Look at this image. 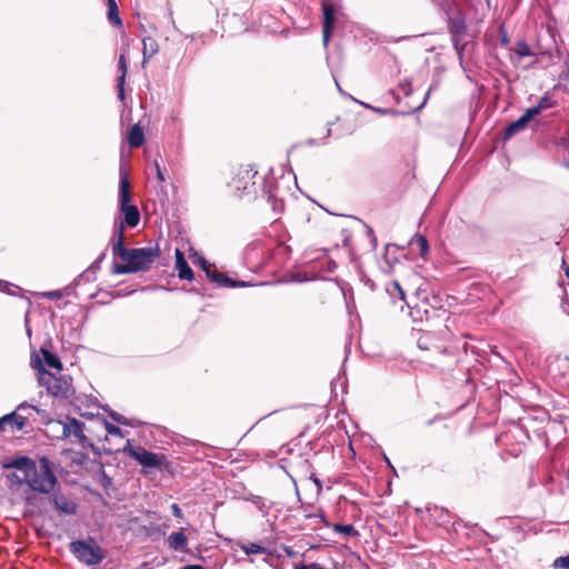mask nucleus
<instances>
[{
    "label": "nucleus",
    "mask_w": 569,
    "mask_h": 569,
    "mask_svg": "<svg viewBox=\"0 0 569 569\" xmlns=\"http://www.w3.org/2000/svg\"><path fill=\"white\" fill-rule=\"evenodd\" d=\"M234 196L239 199H264L274 213L284 210V196L287 191L280 188V182L273 177H259L253 166L241 169L230 183Z\"/></svg>",
    "instance_id": "f257e3e1"
},
{
    "label": "nucleus",
    "mask_w": 569,
    "mask_h": 569,
    "mask_svg": "<svg viewBox=\"0 0 569 569\" xmlns=\"http://www.w3.org/2000/svg\"><path fill=\"white\" fill-rule=\"evenodd\" d=\"M31 367L37 370L38 382L44 387L47 392L53 398L67 400L73 403L76 389L72 385V378L70 375L61 373L58 375L50 372L42 363L40 357L36 351L31 355Z\"/></svg>",
    "instance_id": "f03ea898"
},
{
    "label": "nucleus",
    "mask_w": 569,
    "mask_h": 569,
    "mask_svg": "<svg viewBox=\"0 0 569 569\" xmlns=\"http://www.w3.org/2000/svg\"><path fill=\"white\" fill-rule=\"evenodd\" d=\"M132 194L127 169L120 164L119 169V193H118V217L128 228H136L140 222V211L131 203Z\"/></svg>",
    "instance_id": "7ed1b4c3"
},
{
    "label": "nucleus",
    "mask_w": 569,
    "mask_h": 569,
    "mask_svg": "<svg viewBox=\"0 0 569 569\" xmlns=\"http://www.w3.org/2000/svg\"><path fill=\"white\" fill-rule=\"evenodd\" d=\"M159 246L136 248L131 263H117L113 261L111 272L114 274H128L148 271L156 258L160 256Z\"/></svg>",
    "instance_id": "20e7f679"
},
{
    "label": "nucleus",
    "mask_w": 569,
    "mask_h": 569,
    "mask_svg": "<svg viewBox=\"0 0 569 569\" xmlns=\"http://www.w3.org/2000/svg\"><path fill=\"white\" fill-rule=\"evenodd\" d=\"M69 550L78 561L87 566H97L106 557L103 549L91 537L71 541Z\"/></svg>",
    "instance_id": "39448f33"
},
{
    "label": "nucleus",
    "mask_w": 569,
    "mask_h": 569,
    "mask_svg": "<svg viewBox=\"0 0 569 569\" xmlns=\"http://www.w3.org/2000/svg\"><path fill=\"white\" fill-rule=\"evenodd\" d=\"M32 491L49 493L57 483L53 465L49 458L42 457L39 460V469L36 467L34 475H31L26 482Z\"/></svg>",
    "instance_id": "423d86ee"
},
{
    "label": "nucleus",
    "mask_w": 569,
    "mask_h": 569,
    "mask_svg": "<svg viewBox=\"0 0 569 569\" xmlns=\"http://www.w3.org/2000/svg\"><path fill=\"white\" fill-rule=\"evenodd\" d=\"M122 452L149 469H160L166 461V456L149 451L142 446H133L130 440L127 441Z\"/></svg>",
    "instance_id": "0eeeda50"
},
{
    "label": "nucleus",
    "mask_w": 569,
    "mask_h": 569,
    "mask_svg": "<svg viewBox=\"0 0 569 569\" xmlns=\"http://www.w3.org/2000/svg\"><path fill=\"white\" fill-rule=\"evenodd\" d=\"M322 9V41L323 46L327 47L329 43V40L332 36V32L336 27V13H337V4L333 2H330L328 0L322 1L321 3Z\"/></svg>",
    "instance_id": "6e6552de"
},
{
    "label": "nucleus",
    "mask_w": 569,
    "mask_h": 569,
    "mask_svg": "<svg viewBox=\"0 0 569 569\" xmlns=\"http://www.w3.org/2000/svg\"><path fill=\"white\" fill-rule=\"evenodd\" d=\"M66 422L63 423L62 435L63 437L73 436L77 438L82 448H86V443L88 442V437L84 435V422L78 420L77 418L67 416Z\"/></svg>",
    "instance_id": "1a4fd4ad"
},
{
    "label": "nucleus",
    "mask_w": 569,
    "mask_h": 569,
    "mask_svg": "<svg viewBox=\"0 0 569 569\" xmlns=\"http://www.w3.org/2000/svg\"><path fill=\"white\" fill-rule=\"evenodd\" d=\"M386 292L389 296L392 305L400 312H403L406 307H409V302L406 299V295L400 283L397 280H392L386 283Z\"/></svg>",
    "instance_id": "9d476101"
},
{
    "label": "nucleus",
    "mask_w": 569,
    "mask_h": 569,
    "mask_svg": "<svg viewBox=\"0 0 569 569\" xmlns=\"http://www.w3.org/2000/svg\"><path fill=\"white\" fill-rule=\"evenodd\" d=\"M50 500L57 511L66 516H72L77 512L78 505L61 492H53Z\"/></svg>",
    "instance_id": "9b49d317"
},
{
    "label": "nucleus",
    "mask_w": 569,
    "mask_h": 569,
    "mask_svg": "<svg viewBox=\"0 0 569 569\" xmlns=\"http://www.w3.org/2000/svg\"><path fill=\"white\" fill-rule=\"evenodd\" d=\"M36 461L28 456H18L3 465L4 468H14L22 471L24 479H29L36 472Z\"/></svg>",
    "instance_id": "f8f14e48"
},
{
    "label": "nucleus",
    "mask_w": 569,
    "mask_h": 569,
    "mask_svg": "<svg viewBox=\"0 0 569 569\" xmlns=\"http://www.w3.org/2000/svg\"><path fill=\"white\" fill-rule=\"evenodd\" d=\"M555 159L556 161L569 169V137H560L555 141Z\"/></svg>",
    "instance_id": "ddd939ff"
},
{
    "label": "nucleus",
    "mask_w": 569,
    "mask_h": 569,
    "mask_svg": "<svg viewBox=\"0 0 569 569\" xmlns=\"http://www.w3.org/2000/svg\"><path fill=\"white\" fill-rule=\"evenodd\" d=\"M174 256H176L174 269L178 272V277L181 280H188V281L193 280L194 273H193L191 267L189 266V263L184 257V253L180 249H176Z\"/></svg>",
    "instance_id": "4468645a"
},
{
    "label": "nucleus",
    "mask_w": 569,
    "mask_h": 569,
    "mask_svg": "<svg viewBox=\"0 0 569 569\" xmlns=\"http://www.w3.org/2000/svg\"><path fill=\"white\" fill-rule=\"evenodd\" d=\"M448 30L450 33L451 42H457L458 39H462L467 30L465 18L462 16L449 18Z\"/></svg>",
    "instance_id": "2eb2a0df"
},
{
    "label": "nucleus",
    "mask_w": 569,
    "mask_h": 569,
    "mask_svg": "<svg viewBox=\"0 0 569 569\" xmlns=\"http://www.w3.org/2000/svg\"><path fill=\"white\" fill-rule=\"evenodd\" d=\"M429 302L428 298H423V300L420 303L415 305L411 307H406L408 309V315L411 317L412 321H423L429 320L431 318L430 316V309L426 308V303Z\"/></svg>",
    "instance_id": "dca6fc26"
},
{
    "label": "nucleus",
    "mask_w": 569,
    "mask_h": 569,
    "mask_svg": "<svg viewBox=\"0 0 569 569\" xmlns=\"http://www.w3.org/2000/svg\"><path fill=\"white\" fill-rule=\"evenodd\" d=\"M93 463H97L99 466L98 476H99V483L103 488L106 495L108 497H111L110 491L114 489L113 487V480L112 478L106 472V463L101 459H93Z\"/></svg>",
    "instance_id": "f3484780"
},
{
    "label": "nucleus",
    "mask_w": 569,
    "mask_h": 569,
    "mask_svg": "<svg viewBox=\"0 0 569 569\" xmlns=\"http://www.w3.org/2000/svg\"><path fill=\"white\" fill-rule=\"evenodd\" d=\"M118 70L120 74L117 78V96L119 100L123 101L126 98L124 94V82L127 76V62L124 54H121L118 61Z\"/></svg>",
    "instance_id": "a211bd4d"
},
{
    "label": "nucleus",
    "mask_w": 569,
    "mask_h": 569,
    "mask_svg": "<svg viewBox=\"0 0 569 569\" xmlns=\"http://www.w3.org/2000/svg\"><path fill=\"white\" fill-rule=\"evenodd\" d=\"M530 122L527 120V118L522 114L517 120L511 121L503 131V140H509L512 138L516 133L525 130Z\"/></svg>",
    "instance_id": "6ab92c4d"
},
{
    "label": "nucleus",
    "mask_w": 569,
    "mask_h": 569,
    "mask_svg": "<svg viewBox=\"0 0 569 569\" xmlns=\"http://www.w3.org/2000/svg\"><path fill=\"white\" fill-rule=\"evenodd\" d=\"M169 548L174 551H187L188 538L183 532V528L177 532H172L168 537Z\"/></svg>",
    "instance_id": "aec40b11"
},
{
    "label": "nucleus",
    "mask_w": 569,
    "mask_h": 569,
    "mask_svg": "<svg viewBox=\"0 0 569 569\" xmlns=\"http://www.w3.org/2000/svg\"><path fill=\"white\" fill-rule=\"evenodd\" d=\"M40 352L42 355L41 361L44 367L56 369L59 372L62 370V362H61L60 358L54 352L50 351L46 347H41Z\"/></svg>",
    "instance_id": "412c9836"
},
{
    "label": "nucleus",
    "mask_w": 569,
    "mask_h": 569,
    "mask_svg": "<svg viewBox=\"0 0 569 569\" xmlns=\"http://www.w3.org/2000/svg\"><path fill=\"white\" fill-rule=\"evenodd\" d=\"M144 142L143 129L139 123H134L129 129L128 144L131 148H139Z\"/></svg>",
    "instance_id": "4be33fe9"
},
{
    "label": "nucleus",
    "mask_w": 569,
    "mask_h": 569,
    "mask_svg": "<svg viewBox=\"0 0 569 569\" xmlns=\"http://www.w3.org/2000/svg\"><path fill=\"white\" fill-rule=\"evenodd\" d=\"M18 409L4 415L0 418L2 428L6 425H14L18 430H21L26 426L27 417L22 413H18Z\"/></svg>",
    "instance_id": "5701e85b"
},
{
    "label": "nucleus",
    "mask_w": 569,
    "mask_h": 569,
    "mask_svg": "<svg viewBox=\"0 0 569 569\" xmlns=\"http://www.w3.org/2000/svg\"><path fill=\"white\" fill-rule=\"evenodd\" d=\"M136 252V248H127L124 243H113L112 244V253L114 258H119L127 263H131V259Z\"/></svg>",
    "instance_id": "b1692460"
},
{
    "label": "nucleus",
    "mask_w": 569,
    "mask_h": 569,
    "mask_svg": "<svg viewBox=\"0 0 569 569\" xmlns=\"http://www.w3.org/2000/svg\"><path fill=\"white\" fill-rule=\"evenodd\" d=\"M216 286L219 288H247L251 287L252 283L243 280H234L229 276L221 273Z\"/></svg>",
    "instance_id": "393cba45"
},
{
    "label": "nucleus",
    "mask_w": 569,
    "mask_h": 569,
    "mask_svg": "<svg viewBox=\"0 0 569 569\" xmlns=\"http://www.w3.org/2000/svg\"><path fill=\"white\" fill-rule=\"evenodd\" d=\"M107 17L109 22L114 27H122V20L120 18L119 8L116 0H107Z\"/></svg>",
    "instance_id": "a878e982"
},
{
    "label": "nucleus",
    "mask_w": 569,
    "mask_h": 569,
    "mask_svg": "<svg viewBox=\"0 0 569 569\" xmlns=\"http://www.w3.org/2000/svg\"><path fill=\"white\" fill-rule=\"evenodd\" d=\"M128 228V224L122 223V221L119 218H114L113 221V228H112V241L113 243H124L126 237H124V230Z\"/></svg>",
    "instance_id": "bb28decb"
},
{
    "label": "nucleus",
    "mask_w": 569,
    "mask_h": 569,
    "mask_svg": "<svg viewBox=\"0 0 569 569\" xmlns=\"http://www.w3.org/2000/svg\"><path fill=\"white\" fill-rule=\"evenodd\" d=\"M241 550L246 555H261V553H266V555H269V556H273L274 555L273 551L268 550L266 547H263V546H261L259 543H256V542H249V543L242 545L241 546Z\"/></svg>",
    "instance_id": "cd10ccee"
},
{
    "label": "nucleus",
    "mask_w": 569,
    "mask_h": 569,
    "mask_svg": "<svg viewBox=\"0 0 569 569\" xmlns=\"http://www.w3.org/2000/svg\"><path fill=\"white\" fill-rule=\"evenodd\" d=\"M248 501L253 503L262 513V516H268L271 509V502H268L264 498L256 495H250L247 498Z\"/></svg>",
    "instance_id": "c85d7f7f"
},
{
    "label": "nucleus",
    "mask_w": 569,
    "mask_h": 569,
    "mask_svg": "<svg viewBox=\"0 0 569 569\" xmlns=\"http://www.w3.org/2000/svg\"><path fill=\"white\" fill-rule=\"evenodd\" d=\"M332 529L337 533H341L346 537H358L359 531L352 523H335Z\"/></svg>",
    "instance_id": "c756f323"
},
{
    "label": "nucleus",
    "mask_w": 569,
    "mask_h": 569,
    "mask_svg": "<svg viewBox=\"0 0 569 569\" xmlns=\"http://www.w3.org/2000/svg\"><path fill=\"white\" fill-rule=\"evenodd\" d=\"M143 42V61L150 59L158 51L157 42L151 38H146Z\"/></svg>",
    "instance_id": "7c9ffc66"
},
{
    "label": "nucleus",
    "mask_w": 569,
    "mask_h": 569,
    "mask_svg": "<svg viewBox=\"0 0 569 569\" xmlns=\"http://www.w3.org/2000/svg\"><path fill=\"white\" fill-rule=\"evenodd\" d=\"M515 53L518 59H523L533 54L530 46L525 40H520L516 43Z\"/></svg>",
    "instance_id": "2f4dec72"
},
{
    "label": "nucleus",
    "mask_w": 569,
    "mask_h": 569,
    "mask_svg": "<svg viewBox=\"0 0 569 569\" xmlns=\"http://www.w3.org/2000/svg\"><path fill=\"white\" fill-rule=\"evenodd\" d=\"M353 101L362 104L365 108L367 109H371L373 111H376L377 113H380V114H392V116H396V114H406L405 112H400V111H397L395 109H383V108H375V107H371L370 104L368 103H365V102H361L355 98H352Z\"/></svg>",
    "instance_id": "473e14b6"
},
{
    "label": "nucleus",
    "mask_w": 569,
    "mask_h": 569,
    "mask_svg": "<svg viewBox=\"0 0 569 569\" xmlns=\"http://www.w3.org/2000/svg\"><path fill=\"white\" fill-rule=\"evenodd\" d=\"M542 111L556 107L557 102L548 93H545L537 103Z\"/></svg>",
    "instance_id": "72a5a7b5"
},
{
    "label": "nucleus",
    "mask_w": 569,
    "mask_h": 569,
    "mask_svg": "<svg viewBox=\"0 0 569 569\" xmlns=\"http://www.w3.org/2000/svg\"><path fill=\"white\" fill-rule=\"evenodd\" d=\"M10 487H20L26 482L24 476L20 477L16 471L9 472L6 476Z\"/></svg>",
    "instance_id": "f704fd0d"
},
{
    "label": "nucleus",
    "mask_w": 569,
    "mask_h": 569,
    "mask_svg": "<svg viewBox=\"0 0 569 569\" xmlns=\"http://www.w3.org/2000/svg\"><path fill=\"white\" fill-rule=\"evenodd\" d=\"M429 299V302L426 303V308L429 309V307L431 308L430 310V316H433L436 310L437 309H441V299L438 297V296H431V297H427Z\"/></svg>",
    "instance_id": "c9c22d12"
},
{
    "label": "nucleus",
    "mask_w": 569,
    "mask_h": 569,
    "mask_svg": "<svg viewBox=\"0 0 569 569\" xmlns=\"http://www.w3.org/2000/svg\"><path fill=\"white\" fill-rule=\"evenodd\" d=\"M204 273L206 277L214 284H217L219 277L221 274V272H219L216 269V266L213 263L204 271Z\"/></svg>",
    "instance_id": "e433bc0d"
},
{
    "label": "nucleus",
    "mask_w": 569,
    "mask_h": 569,
    "mask_svg": "<svg viewBox=\"0 0 569 569\" xmlns=\"http://www.w3.org/2000/svg\"><path fill=\"white\" fill-rule=\"evenodd\" d=\"M552 566L556 569H569V555L556 558Z\"/></svg>",
    "instance_id": "4c0bfd02"
},
{
    "label": "nucleus",
    "mask_w": 569,
    "mask_h": 569,
    "mask_svg": "<svg viewBox=\"0 0 569 569\" xmlns=\"http://www.w3.org/2000/svg\"><path fill=\"white\" fill-rule=\"evenodd\" d=\"M103 422H104L106 431L109 435L117 436V437H123V432L120 427H118L111 422H108L107 420H104Z\"/></svg>",
    "instance_id": "58836bf2"
},
{
    "label": "nucleus",
    "mask_w": 569,
    "mask_h": 569,
    "mask_svg": "<svg viewBox=\"0 0 569 569\" xmlns=\"http://www.w3.org/2000/svg\"><path fill=\"white\" fill-rule=\"evenodd\" d=\"M415 238L417 239V242H418V246H419V250H420V254L421 256H425L428 250H429V244H428V240L426 239V237L417 233L415 236Z\"/></svg>",
    "instance_id": "ea45409f"
},
{
    "label": "nucleus",
    "mask_w": 569,
    "mask_h": 569,
    "mask_svg": "<svg viewBox=\"0 0 569 569\" xmlns=\"http://www.w3.org/2000/svg\"><path fill=\"white\" fill-rule=\"evenodd\" d=\"M108 413H109V417H110L113 421H116L117 423H119V425H123V426H131V423L129 422V420H128L124 416H122V415L118 413L117 411L109 410V411H108Z\"/></svg>",
    "instance_id": "a19ab883"
},
{
    "label": "nucleus",
    "mask_w": 569,
    "mask_h": 569,
    "mask_svg": "<svg viewBox=\"0 0 569 569\" xmlns=\"http://www.w3.org/2000/svg\"><path fill=\"white\" fill-rule=\"evenodd\" d=\"M391 248H395V249H398V247L393 243H388L386 246V252H385V260L388 264H391L393 262H398V258L392 253H390V249Z\"/></svg>",
    "instance_id": "79ce46f5"
},
{
    "label": "nucleus",
    "mask_w": 569,
    "mask_h": 569,
    "mask_svg": "<svg viewBox=\"0 0 569 569\" xmlns=\"http://www.w3.org/2000/svg\"><path fill=\"white\" fill-rule=\"evenodd\" d=\"M542 112L540 107L538 104L528 108L522 114L527 118V120L530 122L535 117L539 116Z\"/></svg>",
    "instance_id": "37998d69"
},
{
    "label": "nucleus",
    "mask_w": 569,
    "mask_h": 569,
    "mask_svg": "<svg viewBox=\"0 0 569 569\" xmlns=\"http://www.w3.org/2000/svg\"><path fill=\"white\" fill-rule=\"evenodd\" d=\"M41 296L48 300H58L63 297V291L62 290H51V291L42 292Z\"/></svg>",
    "instance_id": "c03bdc74"
},
{
    "label": "nucleus",
    "mask_w": 569,
    "mask_h": 569,
    "mask_svg": "<svg viewBox=\"0 0 569 569\" xmlns=\"http://www.w3.org/2000/svg\"><path fill=\"white\" fill-rule=\"evenodd\" d=\"M461 41L462 39H458L457 42H451L460 61H462L463 52L466 49V43H461Z\"/></svg>",
    "instance_id": "a18cd8bd"
},
{
    "label": "nucleus",
    "mask_w": 569,
    "mask_h": 569,
    "mask_svg": "<svg viewBox=\"0 0 569 569\" xmlns=\"http://www.w3.org/2000/svg\"><path fill=\"white\" fill-rule=\"evenodd\" d=\"M193 262L198 263V266L202 269L203 272L212 264L201 254H196V260Z\"/></svg>",
    "instance_id": "49530a36"
},
{
    "label": "nucleus",
    "mask_w": 569,
    "mask_h": 569,
    "mask_svg": "<svg viewBox=\"0 0 569 569\" xmlns=\"http://www.w3.org/2000/svg\"><path fill=\"white\" fill-rule=\"evenodd\" d=\"M18 410L21 411V410H33L36 411L38 415L40 416H44L46 411L36 407V406H31V405H28L27 402H22L18 406Z\"/></svg>",
    "instance_id": "de8ad7c7"
},
{
    "label": "nucleus",
    "mask_w": 569,
    "mask_h": 569,
    "mask_svg": "<svg viewBox=\"0 0 569 569\" xmlns=\"http://www.w3.org/2000/svg\"><path fill=\"white\" fill-rule=\"evenodd\" d=\"M137 291L136 288H123V289H120V290H117L112 297L113 298H123V297H127V296H130L132 293H134Z\"/></svg>",
    "instance_id": "09e8293b"
},
{
    "label": "nucleus",
    "mask_w": 569,
    "mask_h": 569,
    "mask_svg": "<svg viewBox=\"0 0 569 569\" xmlns=\"http://www.w3.org/2000/svg\"><path fill=\"white\" fill-rule=\"evenodd\" d=\"M86 448H89L93 452V455L97 457L96 459H101L100 457L102 455V448L96 446L89 439L88 442L86 443Z\"/></svg>",
    "instance_id": "8fccbe9b"
},
{
    "label": "nucleus",
    "mask_w": 569,
    "mask_h": 569,
    "mask_svg": "<svg viewBox=\"0 0 569 569\" xmlns=\"http://www.w3.org/2000/svg\"><path fill=\"white\" fill-rule=\"evenodd\" d=\"M79 280H83L87 282L94 281L96 274L88 268L79 276Z\"/></svg>",
    "instance_id": "3c124183"
},
{
    "label": "nucleus",
    "mask_w": 569,
    "mask_h": 569,
    "mask_svg": "<svg viewBox=\"0 0 569 569\" xmlns=\"http://www.w3.org/2000/svg\"><path fill=\"white\" fill-rule=\"evenodd\" d=\"M309 479L315 483V486L317 487V495H320L321 491H322V481L315 475V473H311Z\"/></svg>",
    "instance_id": "603ef678"
},
{
    "label": "nucleus",
    "mask_w": 569,
    "mask_h": 569,
    "mask_svg": "<svg viewBox=\"0 0 569 569\" xmlns=\"http://www.w3.org/2000/svg\"><path fill=\"white\" fill-rule=\"evenodd\" d=\"M306 518H319L325 526H329V521L322 511H320L319 513L306 515Z\"/></svg>",
    "instance_id": "864d4df0"
},
{
    "label": "nucleus",
    "mask_w": 569,
    "mask_h": 569,
    "mask_svg": "<svg viewBox=\"0 0 569 569\" xmlns=\"http://www.w3.org/2000/svg\"><path fill=\"white\" fill-rule=\"evenodd\" d=\"M171 511H172V515L178 518V519H182L183 518V513H182V510L181 508L179 507L178 503H172L171 505Z\"/></svg>",
    "instance_id": "5fc2aeb1"
},
{
    "label": "nucleus",
    "mask_w": 569,
    "mask_h": 569,
    "mask_svg": "<svg viewBox=\"0 0 569 569\" xmlns=\"http://www.w3.org/2000/svg\"><path fill=\"white\" fill-rule=\"evenodd\" d=\"M154 168H156V173H157L158 180L163 182L166 180L164 173L157 160H154Z\"/></svg>",
    "instance_id": "6e6d98bb"
},
{
    "label": "nucleus",
    "mask_w": 569,
    "mask_h": 569,
    "mask_svg": "<svg viewBox=\"0 0 569 569\" xmlns=\"http://www.w3.org/2000/svg\"><path fill=\"white\" fill-rule=\"evenodd\" d=\"M427 340H428V335H425V336H421L418 341H417V345L420 349H425V350H428L429 349V346L427 343Z\"/></svg>",
    "instance_id": "4d7b16f0"
},
{
    "label": "nucleus",
    "mask_w": 569,
    "mask_h": 569,
    "mask_svg": "<svg viewBox=\"0 0 569 569\" xmlns=\"http://www.w3.org/2000/svg\"><path fill=\"white\" fill-rule=\"evenodd\" d=\"M499 37H500V42L502 46L509 43V37H508L503 26L499 30Z\"/></svg>",
    "instance_id": "13d9d810"
},
{
    "label": "nucleus",
    "mask_w": 569,
    "mask_h": 569,
    "mask_svg": "<svg viewBox=\"0 0 569 569\" xmlns=\"http://www.w3.org/2000/svg\"><path fill=\"white\" fill-rule=\"evenodd\" d=\"M337 267L338 266L333 260H328L326 262L325 271L331 273L337 269Z\"/></svg>",
    "instance_id": "bf43d9fd"
},
{
    "label": "nucleus",
    "mask_w": 569,
    "mask_h": 569,
    "mask_svg": "<svg viewBox=\"0 0 569 569\" xmlns=\"http://www.w3.org/2000/svg\"><path fill=\"white\" fill-rule=\"evenodd\" d=\"M281 549L283 550L286 556L289 558H293L297 555V552L289 546L282 545Z\"/></svg>",
    "instance_id": "052dcab7"
},
{
    "label": "nucleus",
    "mask_w": 569,
    "mask_h": 569,
    "mask_svg": "<svg viewBox=\"0 0 569 569\" xmlns=\"http://www.w3.org/2000/svg\"><path fill=\"white\" fill-rule=\"evenodd\" d=\"M400 89L402 90V92L406 94V96H409L410 92H411V87H410V82L408 81H405L402 83H400Z\"/></svg>",
    "instance_id": "680f3d73"
},
{
    "label": "nucleus",
    "mask_w": 569,
    "mask_h": 569,
    "mask_svg": "<svg viewBox=\"0 0 569 569\" xmlns=\"http://www.w3.org/2000/svg\"><path fill=\"white\" fill-rule=\"evenodd\" d=\"M430 90H431V89H429V90H428V92L426 93V96H425V98H423V101H422L418 107H416L415 109H412V112L419 111L420 109H422V108H423V106L426 104V102H427V100H428V98H429ZM409 113H411V111H410Z\"/></svg>",
    "instance_id": "e2e57ef3"
},
{
    "label": "nucleus",
    "mask_w": 569,
    "mask_h": 569,
    "mask_svg": "<svg viewBox=\"0 0 569 569\" xmlns=\"http://www.w3.org/2000/svg\"><path fill=\"white\" fill-rule=\"evenodd\" d=\"M100 266H101V263H99V261L94 260L90 264L89 269L96 274V272L100 269Z\"/></svg>",
    "instance_id": "0e129e2a"
},
{
    "label": "nucleus",
    "mask_w": 569,
    "mask_h": 569,
    "mask_svg": "<svg viewBox=\"0 0 569 569\" xmlns=\"http://www.w3.org/2000/svg\"><path fill=\"white\" fill-rule=\"evenodd\" d=\"M179 569H203V566L201 565H187L182 568H179Z\"/></svg>",
    "instance_id": "69168bd1"
},
{
    "label": "nucleus",
    "mask_w": 569,
    "mask_h": 569,
    "mask_svg": "<svg viewBox=\"0 0 569 569\" xmlns=\"http://www.w3.org/2000/svg\"><path fill=\"white\" fill-rule=\"evenodd\" d=\"M307 569H323L319 563L317 562H311V563H307Z\"/></svg>",
    "instance_id": "338daca9"
},
{
    "label": "nucleus",
    "mask_w": 569,
    "mask_h": 569,
    "mask_svg": "<svg viewBox=\"0 0 569 569\" xmlns=\"http://www.w3.org/2000/svg\"><path fill=\"white\" fill-rule=\"evenodd\" d=\"M561 268L565 271V274L569 278V266L567 264V262L565 260H562Z\"/></svg>",
    "instance_id": "774afa93"
}]
</instances>
